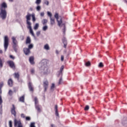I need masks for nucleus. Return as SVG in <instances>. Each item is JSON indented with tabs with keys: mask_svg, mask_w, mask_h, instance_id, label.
<instances>
[{
	"mask_svg": "<svg viewBox=\"0 0 127 127\" xmlns=\"http://www.w3.org/2000/svg\"><path fill=\"white\" fill-rule=\"evenodd\" d=\"M125 2H127V0H124Z\"/></svg>",
	"mask_w": 127,
	"mask_h": 127,
	"instance_id": "nucleus-64",
	"label": "nucleus"
},
{
	"mask_svg": "<svg viewBox=\"0 0 127 127\" xmlns=\"http://www.w3.org/2000/svg\"><path fill=\"white\" fill-rule=\"evenodd\" d=\"M14 76L15 78L16 79H17V80H19V73H18V72L14 73Z\"/></svg>",
	"mask_w": 127,
	"mask_h": 127,
	"instance_id": "nucleus-23",
	"label": "nucleus"
},
{
	"mask_svg": "<svg viewBox=\"0 0 127 127\" xmlns=\"http://www.w3.org/2000/svg\"><path fill=\"white\" fill-rule=\"evenodd\" d=\"M9 57H10V58H11V59H12L13 60H14V59H15V58L14 57H13V56H12V55H10Z\"/></svg>",
	"mask_w": 127,
	"mask_h": 127,
	"instance_id": "nucleus-50",
	"label": "nucleus"
},
{
	"mask_svg": "<svg viewBox=\"0 0 127 127\" xmlns=\"http://www.w3.org/2000/svg\"><path fill=\"white\" fill-rule=\"evenodd\" d=\"M47 29H48V26L47 25H45L43 27V31H46Z\"/></svg>",
	"mask_w": 127,
	"mask_h": 127,
	"instance_id": "nucleus-33",
	"label": "nucleus"
},
{
	"mask_svg": "<svg viewBox=\"0 0 127 127\" xmlns=\"http://www.w3.org/2000/svg\"><path fill=\"white\" fill-rule=\"evenodd\" d=\"M62 42L64 44V48H66L67 47V40L66 39V38H63L62 39Z\"/></svg>",
	"mask_w": 127,
	"mask_h": 127,
	"instance_id": "nucleus-13",
	"label": "nucleus"
},
{
	"mask_svg": "<svg viewBox=\"0 0 127 127\" xmlns=\"http://www.w3.org/2000/svg\"><path fill=\"white\" fill-rule=\"evenodd\" d=\"M9 1L12 2L13 1V0H9Z\"/></svg>",
	"mask_w": 127,
	"mask_h": 127,
	"instance_id": "nucleus-63",
	"label": "nucleus"
},
{
	"mask_svg": "<svg viewBox=\"0 0 127 127\" xmlns=\"http://www.w3.org/2000/svg\"><path fill=\"white\" fill-rule=\"evenodd\" d=\"M7 84L9 87H12V84H13V81H12V79L11 78H10L8 80Z\"/></svg>",
	"mask_w": 127,
	"mask_h": 127,
	"instance_id": "nucleus-14",
	"label": "nucleus"
},
{
	"mask_svg": "<svg viewBox=\"0 0 127 127\" xmlns=\"http://www.w3.org/2000/svg\"><path fill=\"white\" fill-rule=\"evenodd\" d=\"M44 14H45L44 12H42L40 13V16L43 17L44 16Z\"/></svg>",
	"mask_w": 127,
	"mask_h": 127,
	"instance_id": "nucleus-51",
	"label": "nucleus"
},
{
	"mask_svg": "<svg viewBox=\"0 0 127 127\" xmlns=\"http://www.w3.org/2000/svg\"><path fill=\"white\" fill-rule=\"evenodd\" d=\"M34 101H35V105L36 106V105H38V99H37V97H35L34 98Z\"/></svg>",
	"mask_w": 127,
	"mask_h": 127,
	"instance_id": "nucleus-31",
	"label": "nucleus"
},
{
	"mask_svg": "<svg viewBox=\"0 0 127 127\" xmlns=\"http://www.w3.org/2000/svg\"><path fill=\"white\" fill-rule=\"evenodd\" d=\"M85 66H86V67H89V66H91V62H90V61H88L85 63Z\"/></svg>",
	"mask_w": 127,
	"mask_h": 127,
	"instance_id": "nucleus-29",
	"label": "nucleus"
},
{
	"mask_svg": "<svg viewBox=\"0 0 127 127\" xmlns=\"http://www.w3.org/2000/svg\"><path fill=\"white\" fill-rule=\"evenodd\" d=\"M20 38L21 40H23V39H24V36H20Z\"/></svg>",
	"mask_w": 127,
	"mask_h": 127,
	"instance_id": "nucleus-55",
	"label": "nucleus"
},
{
	"mask_svg": "<svg viewBox=\"0 0 127 127\" xmlns=\"http://www.w3.org/2000/svg\"><path fill=\"white\" fill-rule=\"evenodd\" d=\"M54 88H55V84L52 83V86L51 87V90H53V89H54Z\"/></svg>",
	"mask_w": 127,
	"mask_h": 127,
	"instance_id": "nucleus-42",
	"label": "nucleus"
},
{
	"mask_svg": "<svg viewBox=\"0 0 127 127\" xmlns=\"http://www.w3.org/2000/svg\"><path fill=\"white\" fill-rule=\"evenodd\" d=\"M1 93H2L1 88H0V94H1Z\"/></svg>",
	"mask_w": 127,
	"mask_h": 127,
	"instance_id": "nucleus-60",
	"label": "nucleus"
},
{
	"mask_svg": "<svg viewBox=\"0 0 127 127\" xmlns=\"http://www.w3.org/2000/svg\"><path fill=\"white\" fill-rule=\"evenodd\" d=\"M19 101L22 103H24V95H23L22 96L20 97Z\"/></svg>",
	"mask_w": 127,
	"mask_h": 127,
	"instance_id": "nucleus-26",
	"label": "nucleus"
},
{
	"mask_svg": "<svg viewBox=\"0 0 127 127\" xmlns=\"http://www.w3.org/2000/svg\"><path fill=\"white\" fill-rule=\"evenodd\" d=\"M7 63L9 64L10 68H15V65L14 64L13 61H9L7 62Z\"/></svg>",
	"mask_w": 127,
	"mask_h": 127,
	"instance_id": "nucleus-8",
	"label": "nucleus"
},
{
	"mask_svg": "<svg viewBox=\"0 0 127 127\" xmlns=\"http://www.w3.org/2000/svg\"><path fill=\"white\" fill-rule=\"evenodd\" d=\"M21 118H23V119H25V116H24V114H21Z\"/></svg>",
	"mask_w": 127,
	"mask_h": 127,
	"instance_id": "nucleus-54",
	"label": "nucleus"
},
{
	"mask_svg": "<svg viewBox=\"0 0 127 127\" xmlns=\"http://www.w3.org/2000/svg\"><path fill=\"white\" fill-rule=\"evenodd\" d=\"M7 8V5L6 4V3L3 2L1 4V7L0 8V18H1L3 20H4V19L6 18L7 12H6L5 8Z\"/></svg>",
	"mask_w": 127,
	"mask_h": 127,
	"instance_id": "nucleus-1",
	"label": "nucleus"
},
{
	"mask_svg": "<svg viewBox=\"0 0 127 127\" xmlns=\"http://www.w3.org/2000/svg\"><path fill=\"white\" fill-rule=\"evenodd\" d=\"M63 83V80L62 79V76L61 75V78L59 79L58 85H60Z\"/></svg>",
	"mask_w": 127,
	"mask_h": 127,
	"instance_id": "nucleus-28",
	"label": "nucleus"
},
{
	"mask_svg": "<svg viewBox=\"0 0 127 127\" xmlns=\"http://www.w3.org/2000/svg\"><path fill=\"white\" fill-rule=\"evenodd\" d=\"M2 50H0V54H2Z\"/></svg>",
	"mask_w": 127,
	"mask_h": 127,
	"instance_id": "nucleus-61",
	"label": "nucleus"
},
{
	"mask_svg": "<svg viewBox=\"0 0 127 127\" xmlns=\"http://www.w3.org/2000/svg\"><path fill=\"white\" fill-rule=\"evenodd\" d=\"M9 127H12V122H11V121L9 122Z\"/></svg>",
	"mask_w": 127,
	"mask_h": 127,
	"instance_id": "nucleus-48",
	"label": "nucleus"
},
{
	"mask_svg": "<svg viewBox=\"0 0 127 127\" xmlns=\"http://www.w3.org/2000/svg\"><path fill=\"white\" fill-rule=\"evenodd\" d=\"M47 14H48V16H49L50 17V18H52V14L51 13V12L48 11Z\"/></svg>",
	"mask_w": 127,
	"mask_h": 127,
	"instance_id": "nucleus-38",
	"label": "nucleus"
},
{
	"mask_svg": "<svg viewBox=\"0 0 127 127\" xmlns=\"http://www.w3.org/2000/svg\"><path fill=\"white\" fill-rule=\"evenodd\" d=\"M36 9H37V11H40V9H41V6H40V5H38L36 7Z\"/></svg>",
	"mask_w": 127,
	"mask_h": 127,
	"instance_id": "nucleus-40",
	"label": "nucleus"
},
{
	"mask_svg": "<svg viewBox=\"0 0 127 127\" xmlns=\"http://www.w3.org/2000/svg\"><path fill=\"white\" fill-rule=\"evenodd\" d=\"M50 23L51 25H54V23H55V19L54 18H50Z\"/></svg>",
	"mask_w": 127,
	"mask_h": 127,
	"instance_id": "nucleus-21",
	"label": "nucleus"
},
{
	"mask_svg": "<svg viewBox=\"0 0 127 127\" xmlns=\"http://www.w3.org/2000/svg\"><path fill=\"white\" fill-rule=\"evenodd\" d=\"M31 43V40L30 39V37H27L26 40V44H30Z\"/></svg>",
	"mask_w": 127,
	"mask_h": 127,
	"instance_id": "nucleus-18",
	"label": "nucleus"
},
{
	"mask_svg": "<svg viewBox=\"0 0 127 127\" xmlns=\"http://www.w3.org/2000/svg\"><path fill=\"white\" fill-rule=\"evenodd\" d=\"M35 109L38 113H40V112H41V109H40V106H39V105H36Z\"/></svg>",
	"mask_w": 127,
	"mask_h": 127,
	"instance_id": "nucleus-17",
	"label": "nucleus"
},
{
	"mask_svg": "<svg viewBox=\"0 0 127 127\" xmlns=\"http://www.w3.org/2000/svg\"><path fill=\"white\" fill-rule=\"evenodd\" d=\"M63 69H64V65H62L60 68V71L59 72V74L58 75V77H59L60 75L63 76V74L62 73V71H63Z\"/></svg>",
	"mask_w": 127,
	"mask_h": 127,
	"instance_id": "nucleus-15",
	"label": "nucleus"
},
{
	"mask_svg": "<svg viewBox=\"0 0 127 127\" xmlns=\"http://www.w3.org/2000/svg\"><path fill=\"white\" fill-rule=\"evenodd\" d=\"M62 26L64 27V29H63V33L64 34H65V32H66V26L65 25V23H63L62 24Z\"/></svg>",
	"mask_w": 127,
	"mask_h": 127,
	"instance_id": "nucleus-22",
	"label": "nucleus"
},
{
	"mask_svg": "<svg viewBox=\"0 0 127 127\" xmlns=\"http://www.w3.org/2000/svg\"><path fill=\"white\" fill-rule=\"evenodd\" d=\"M28 87L29 88V91L30 92H33L34 91V89H33V86L32 85V83L31 82H29L28 84Z\"/></svg>",
	"mask_w": 127,
	"mask_h": 127,
	"instance_id": "nucleus-10",
	"label": "nucleus"
},
{
	"mask_svg": "<svg viewBox=\"0 0 127 127\" xmlns=\"http://www.w3.org/2000/svg\"><path fill=\"white\" fill-rule=\"evenodd\" d=\"M2 67H3V64L2 63L1 59L0 58V68H2Z\"/></svg>",
	"mask_w": 127,
	"mask_h": 127,
	"instance_id": "nucleus-32",
	"label": "nucleus"
},
{
	"mask_svg": "<svg viewBox=\"0 0 127 127\" xmlns=\"http://www.w3.org/2000/svg\"><path fill=\"white\" fill-rule=\"evenodd\" d=\"M3 86V82H1L0 83V88L1 89V87Z\"/></svg>",
	"mask_w": 127,
	"mask_h": 127,
	"instance_id": "nucleus-49",
	"label": "nucleus"
},
{
	"mask_svg": "<svg viewBox=\"0 0 127 127\" xmlns=\"http://www.w3.org/2000/svg\"><path fill=\"white\" fill-rule=\"evenodd\" d=\"M29 61L31 65H34V64H35V63L34 62V57L33 56L29 57Z\"/></svg>",
	"mask_w": 127,
	"mask_h": 127,
	"instance_id": "nucleus-11",
	"label": "nucleus"
},
{
	"mask_svg": "<svg viewBox=\"0 0 127 127\" xmlns=\"http://www.w3.org/2000/svg\"><path fill=\"white\" fill-rule=\"evenodd\" d=\"M0 115H2V106H1L0 108Z\"/></svg>",
	"mask_w": 127,
	"mask_h": 127,
	"instance_id": "nucleus-46",
	"label": "nucleus"
},
{
	"mask_svg": "<svg viewBox=\"0 0 127 127\" xmlns=\"http://www.w3.org/2000/svg\"><path fill=\"white\" fill-rule=\"evenodd\" d=\"M23 52L25 55H28L30 53V50L27 48H24L23 49Z\"/></svg>",
	"mask_w": 127,
	"mask_h": 127,
	"instance_id": "nucleus-12",
	"label": "nucleus"
},
{
	"mask_svg": "<svg viewBox=\"0 0 127 127\" xmlns=\"http://www.w3.org/2000/svg\"><path fill=\"white\" fill-rule=\"evenodd\" d=\"M30 127H35V123H31L30 124Z\"/></svg>",
	"mask_w": 127,
	"mask_h": 127,
	"instance_id": "nucleus-43",
	"label": "nucleus"
},
{
	"mask_svg": "<svg viewBox=\"0 0 127 127\" xmlns=\"http://www.w3.org/2000/svg\"><path fill=\"white\" fill-rule=\"evenodd\" d=\"M12 41L13 43V46H12L13 49L15 51V52L16 53H17V47L18 46L17 44H18V42H17V40H16V38H15V37H12Z\"/></svg>",
	"mask_w": 127,
	"mask_h": 127,
	"instance_id": "nucleus-2",
	"label": "nucleus"
},
{
	"mask_svg": "<svg viewBox=\"0 0 127 127\" xmlns=\"http://www.w3.org/2000/svg\"><path fill=\"white\" fill-rule=\"evenodd\" d=\"M30 16H31V14L29 13H28V14L26 16V23L27 25H31V23L29 21V20L31 19Z\"/></svg>",
	"mask_w": 127,
	"mask_h": 127,
	"instance_id": "nucleus-6",
	"label": "nucleus"
},
{
	"mask_svg": "<svg viewBox=\"0 0 127 127\" xmlns=\"http://www.w3.org/2000/svg\"><path fill=\"white\" fill-rule=\"evenodd\" d=\"M71 54V51H69L67 52V54L66 55V58L68 59L69 58V55Z\"/></svg>",
	"mask_w": 127,
	"mask_h": 127,
	"instance_id": "nucleus-34",
	"label": "nucleus"
},
{
	"mask_svg": "<svg viewBox=\"0 0 127 127\" xmlns=\"http://www.w3.org/2000/svg\"><path fill=\"white\" fill-rule=\"evenodd\" d=\"M30 72H31V74H32V75H33V74L35 73V70H34V68L31 69Z\"/></svg>",
	"mask_w": 127,
	"mask_h": 127,
	"instance_id": "nucleus-37",
	"label": "nucleus"
},
{
	"mask_svg": "<svg viewBox=\"0 0 127 127\" xmlns=\"http://www.w3.org/2000/svg\"><path fill=\"white\" fill-rule=\"evenodd\" d=\"M38 27H39V24L36 23V24L35 25V26L34 27V29L35 30H37V29H38Z\"/></svg>",
	"mask_w": 127,
	"mask_h": 127,
	"instance_id": "nucleus-27",
	"label": "nucleus"
},
{
	"mask_svg": "<svg viewBox=\"0 0 127 127\" xmlns=\"http://www.w3.org/2000/svg\"><path fill=\"white\" fill-rule=\"evenodd\" d=\"M8 37H7V36H5L4 37V49L5 52H6L8 48Z\"/></svg>",
	"mask_w": 127,
	"mask_h": 127,
	"instance_id": "nucleus-4",
	"label": "nucleus"
},
{
	"mask_svg": "<svg viewBox=\"0 0 127 127\" xmlns=\"http://www.w3.org/2000/svg\"><path fill=\"white\" fill-rule=\"evenodd\" d=\"M48 22V20L46 19H43L42 20V23L43 25H46V24Z\"/></svg>",
	"mask_w": 127,
	"mask_h": 127,
	"instance_id": "nucleus-19",
	"label": "nucleus"
},
{
	"mask_svg": "<svg viewBox=\"0 0 127 127\" xmlns=\"http://www.w3.org/2000/svg\"><path fill=\"white\" fill-rule=\"evenodd\" d=\"M44 3L45 4H46V5H49V1H48V0H45L44 1Z\"/></svg>",
	"mask_w": 127,
	"mask_h": 127,
	"instance_id": "nucleus-47",
	"label": "nucleus"
},
{
	"mask_svg": "<svg viewBox=\"0 0 127 127\" xmlns=\"http://www.w3.org/2000/svg\"><path fill=\"white\" fill-rule=\"evenodd\" d=\"M36 35H37V36H39V35H40V31L37 32Z\"/></svg>",
	"mask_w": 127,
	"mask_h": 127,
	"instance_id": "nucleus-52",
	"label": "nucleus"
},
{
	"mask_svg": "<svg viewBox=\"0 0 127 127\" xmlns=\"http://www.w3.org/2000/svg\"><path fill=\"white\" fill-rule=\"evenodd\" d=\"M122 124L124 126H126V124H127V121H123Z\"/></svg>",
	"mask_w": 127,
	"mask_h": 127,
	"instance_id": "nucleus-57",
	"label": "nucleus"
},
{
	"mask_svg": "<svg viewBox=\"0 0 127 127\" xmlns=\"http://www.w3.org/2000/svg\"><path fill=\"white\" fill-rule=\"evenodd\" d=\"M29 10H30V11H32L33 10V8L32 7H30L29 8Z\"/></svg>",
	"mask_w": 127,
	"mask_h": 127,
	"instance_id": "nucleus-59",
	"label": "nucleus"
},
{
	"mask_svg": "<svg viewBox=\"0 0 127 127\" xmlns=\"http://www.w3.org/2000/svg\"><path fill=\"white\" fill-rule=\"evenodd\" d=\"M40 70L41 72H42V73H43L44 75H48V74H49L47 64H42L41 66Z\"/></svg>",
	"mask_w": 127,
	"mask_h": 127,
	"instance_id": "nucleus-3",
	"label": "nucleus"
},
{
	"mask_svg": "<svg viewBox=\"0 0 127 127\" xmlns=\"http://www.w3.org/2000/svg\"><path fill=\"white\" fill-rule=\"evenodd\" d=\"M55 115L57 117H59V113H58V106L56 105L55 107Z\"/></svg>",
	"mask_w": 127,
	"mask_h": 127,
	"instance_id": "nucleus-16",
	"label": "nucleus"
},
{
	"mask_svg": "<svg viewBox=\"0 0 127 127\" xmlns=\"http://www.w3.org/2000/svg\"><path fill=\"white\" fill-rule=\"evenodd\" d=\"M67 52V51L66 50H64V54H66V53Z\"/></svg>",
	"mask_w": 127,
	"mask_h": 127,
	"instance_id": "nucleus-62",
	"label": "nucleus"
},
{
	"mask_svg": "<svg viewBox=\"0 0 127 127\" xmlns=\"http://www.w3.org/2000/svg\"><path fill=\"white\" fill-rule=\"evenodd\" d=\"M31 16L32 17V20L33 22H35L36 20V18H35V14L32 13Z\"/></svg>",
	"mask_w": 127,
	"mask_h": 127,
	"instance_id": "nucleus-24",
	"label": "nucleus"
},
{
	"mask_svg": "<svg viewBox=\"0 0 127 127\" xmlns=\"http://www.w3.org/2000/svg\"><path fill=\"white\" fill-rule=\"evenodd\" d=\"M98 67H99V68H103V67H104V64H103V63H100L98 65Z\"/></svg>",
	"mask_w": 127,
	"mask_h": 127,
	"instance_id": "nucleus-35",
	"label": "nucleus"
},
{
	"mask_svg": "<svg viewBox=\"0 0 127 127\" xmlns=\"http://www.w3.org/2000/svg\"><path fill=\"white\" fill-rule=\"evenodd\" d=\"M48 86H49L48 80L45 79V80L43 81V87L44 88V92H46V91H47V89H48Z\"/></svg>",
	"mask_w": 127,
	"mask_h": 127,
	"instance_id": "nucleus-5",
	"label": "nucleus"
},
{
	"mask_svg": "<svg viewBox=\"0 0 127 127\" xmlns=\"http://www.w3.org/2000/svg\"><path fill=\"white\" fill-rule=\"evenodd\" d=\"M62 61H64V56H61Z\"/></svg>",
	"mask_w": 127,
	"mask_h": 127,
	"instance_id": "nucleus-56",
	"label": "nucleus"
},
{
	"mask_svg": "<svg viewBox=\"0 0 127 127\" xmlns=\"http://www.w3.org/2000/svg\"><path fill=\"white\" fill-rule=\"evenodd\" d=\"M57 22H58V25H59V26L60 27H61L62 26V19L61 18L60 20H59V19L57 20Z\"/></svg>",
	"mask_w": 127,
	"mask_h": 127,
	"instance_id": "nucleus-20",
	"label": "nucleus"
},
{
	"mask_svg": "<svg viewBox=\"0 0 127 127\" xmlns=\"http://www.w3.org/2000/svg\"><path fill=\"white\" fill-rule=\"evenodd\" d=\"M30 117H26V121H30Z\"/></svg>",
	"mask_w": 127,
	"mask_h": 127,
	"instance_id": "nucleus-53",
	"label": "nucleus"
},
{
	"mask_svg": "<svg viewBox=\"0 0 127 127\" xmlns=\"http://www.w3.org/2000/svg\"><path fill=\"white\" fill-rule=\"evenodd\" d=\"M89 109H90V107H89L88 105H86L85 107L84 108V110L85 111H88Z\"/></svg>",
	"mask_w": 127,
	"mask_h": 127,
	"instance_id": "nucleus-41",
	"label": "nucleus"
},
{
	"mask_svg": "<svg viewBox=\"0 0 127 127\" xmlns=\"http://www.w3.org/2000/svg\"><path fill=\"white\" fill-rule=\"evenodd\" d=\"M8 94L10 96H12V94H13L12 91L11 90H9Z\"/></svg>",
	"mask_w": 127,
	"mask_h": 127,
	"instance_id": "nucleus-44",
	"label": "nucleus"
},
{
	"mask_svg": "<svg viewBox=\"0 0 127 127\" xmlns=\"http://www.w3.org/2000/svg\"><path fill=\"white\" fill-rule=\"evenodd\" d=\"M27 28L30 30V33L32 35V36L35 38V35H34V33H33V30L31 27V25H28Z\"/></svg>",
	"mask_w": 127,
	"mask_h": 127,
	"instance_id": "nucleus-9",
	"label": "nucleus"
},
{
	"mask_svg": "<svg viewBox=\"0 0 127 127\" xmlns=\"http://www.w3.org/2000/svg\"><path fill=\"white\" fill-rule=\"evenodd\" d=\"M35 3H36V4H40V3H41V0H36Z\"/></svg>",
	"mask_w": 127,
	"mask_h": 127,
	"instance_id": "nucleus-39",
	"label": "nucleus"
},
{
	"mask_svg": "<svg viewBox=\"0 0 127 127\" xmlns=\"http://www.w3.org/2000/svg\"><path fill=\"white\" fill-rule=\"evenodd\" d=\"M55 17L56 18L57 20H58V19H59V14L58 13H56L55 14Z\"/></svg>",
	"mask_w": 127,
	"mask_h": 127,
	"instance_id": "nucleus-30",
	"label": "nucleus"
},
{
	"mask_svg": "<svg viewBox=\"0 0 127 127\" xmlns=\"http://www.w3.org/2000/svg\"><path fill=\"white\" fill-rule=\"evenodd\" d=\"M32 48H33V45L31 44L28 46V49L30 50V49H32Z\"/></svg>",
	"mask_w": 127,
	"mask_h": 127,
	"instance_id": "nucleus-36",
	"label": "nucleus"
},
{
	"mask_svg": "<svg viewBox=\"0 0 127 127\" xmlns=\"http://www.w3.org/2000/svg\"><path fill=\"white\" fill-rule=\"evenodd\" d=\"M12 107L11 109V115H14V117L15 118L16 117V111H15V106L12 104Z\"/></svg>",
	"mask_w": 127,
	"mask_h": 127,
	"instance_id": "nucleus-7",
	"label": "nucleus"
},
{
	"mask_svg": "<svg viewBox=\"0 0 127 127\" xmlns=\"http://www.w3.org/2000/svg\"><path fill=\"white\" fill-rule=\"evenodd\" d=\"M44 49H45L46 50H49V49H50V48L49 47V45L47 44L44 46Z\"/></svg>",
	"mask_w": 127,
	"mask_h": 127,
	"instance_id": "nucleus-25",
	"label": "nucleus"
},
{
	"mask_svg": "<svg viewBox=\"0 0 127 127\" xmlns=\"http://www.w3.org/2000/svg\"><path fill=\"white\" fill-rule=\"evenodd\" d=\"M2 104V97L0 95V106Z\"/></svg>",
	"mask_w": 127,
	"mask_h": 127,
	"instance_id": "nucleus-45",
	"label": "nucleus"
},
{
	"mask_svg": "<svg viewBox=\"0 0 127 127\" xmlns=\"http://www.w3.org/2000/svg\"><path fill=\"white\" fill-rule=\"evenodd\" d=\"M18 82H19V83H22V79H20L19 78V80H17Z\"/></svg>",
	"mask_w": 127,
	"mask_h": 127,
	"instance_id": "nucleus-58",
	"label": "nucleus"
}]
</instances>
